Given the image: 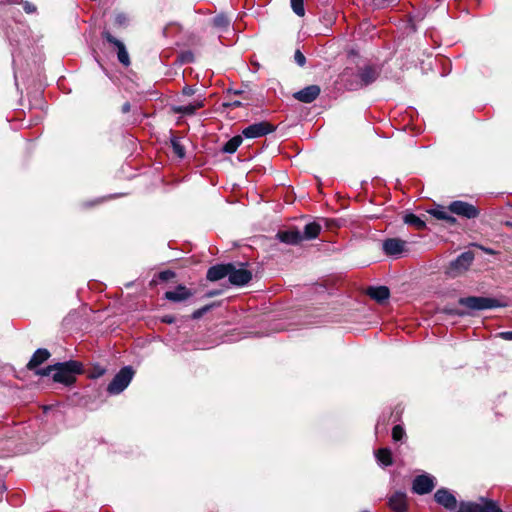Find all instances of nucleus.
I'll return each instance as SVG.
<instances>
[{
    "mask_svg": "<svg viewBox=\"0 0 512 512\" xmlns=\"http://www.w3.org/2000/svg\"><path fill=\"white\" fill-rule=\"evenodd\" d=\"M160 321L165 324H173L176 322V317L171 314L164 315L160 318Z\"/></svg>",
    "mask_w": 512,
    "mask_h": 512,
    "instance_id": "a19ab883",
    "label": "nucleus"
},
{
    "mask_svg": "<svg viewBox=\"0 0 512 512\" xmlns=\"http://www.w3.org/2000/svg\"><path fill=\"white\" fill-rule=\"evenodd\" d=\"M276 238L280 242L289 245H298L303 241L301 232L297 228H292L289 230H280L277 232Z\"/></svg>",
    "mask_w": 512,
    "mask_h": 512,
    "instance_id": "a211bd4d",
    "label": "nucleus"
},
{
    "mask_svg": "<svg viewBox=\"0 0 512 512\" xmlns=\"http://www.w3.org/2000/svg\"><path fill=\"white\" fill-rule=\"evenodd\" d=\"M195 293V290H192L183 284H179L174 290L166 291L163 297L170 302L179 303L188 300L190 297L194 296Z\"/></svg>",
    "mask_w": 512,
    "mask_h": 512,
    "instance_id": "f8f14e48",
    "label": "nucleus"
},
{
    "mask_svg": "<svg viewBox=\"0 0 512 512\" xmlns=\"http://www.w3.org/2000/svg\"><path fill=\"white\" fill-rule=\"evenodd\" d=\"M475 258L473 251H465L449 263L446 273L451 277H457L468 270Z\"/></svg>",
    "mask_w": 512,
    "mask_h": 512,
    "instance_id": "423d86ee",
    "label": "nucleus"
},
{
    "mask_svg": "<svg viewBox=\"0 0 512 512\" xmlns=\"http://www.w3.org/2000/svg\"><path fill=\"white\" fill-rule=\"evenodd\" d=\"M458 304L465 308V311H469V315H471L473 311H482L506 306L505 303L496 298L483 296L461 297L458 299Z\"/></svg>",
    "mask_w": 512,
    "mask_h": 512,
    "instance_id": "7ed1b4c3",
    "label": "nucleus"
},
{
    "mask_svg": "<svg viewBox=\"0 0 512 512\" xmlns=\"http://www.w3.org/2000/svg\"><path fill=\"white\" fill-rule=\"evenodd\" d=\"M156 285H157V279H156V277H155V278H153V279L150 281L149 286H150V287H154V286H156Z\"/></svg>",
    "mask_w": 512,
    "mask_h": 512,
    "instance_id": "8fccbe9b",
    "label": "nucleus"
},
{
    "mask_svg": "<svg viewBox=\"0 0 512 512\" xmlns=\"http://www.w3.org/2000/svg\"><path fill=\"white\" fill-rule=\"evenodd\" d=\"M182 93L185 96H192L196 93V89L194 88V86L186 85L183 87Z\"/></svg>",
    "mask_w": 512,
    "mask_h": 512,
    "instance_id": "79ce46f5",
    "label": "nucleus"
},
{
    "mask_svg": "<svg viewBox=\"0 0 512 512\" xmlns=\"http://www.w3.org/2000/svg\"><path fill=\"white\" fill-rule=\"evenodd\" d=\"M129 26V17L125 12H115L112 17V30L117 32Z\"/></svg>",
    "mask_w": 512,
    "mask_h": 512,
    "instance_id": "5701e85b",
    "label": "nucleus"
},
{
    "mask_svg": "<svg viewBox=\"0 0 512 512\" xmlns=\"http://www.w3.org/2000/svg\"><path fill=\"white\" fill-rule=\"evenodd\" d=\"M388 507L393 512H408L409 504L405 492L396 491L388 497Z\"/></svg>",
    "mask_w": 512,
    "mask_h": 512,
    "instance_id": "4468645a",
    "label": "nucleus"
},
{
    "mask_svg": "<svg viewBox=\"0 0 512 512\" xmlns=\"http://www.w3.org/2000/svg\"><path fill=\"white\" fill-rule=\"evenodd\" d=\"M243 105V103L239 100H234V101H230V102H224L222 104V106L224 108H229V109H234V108H237V107H241Z\"/></svg>",
    "mask_w": 512,
    "mask_h": 512,
    "instance_id": "ea45409f",
    "label": "nucleus"
},
{
    "mask_svg": "<svg viewBox=\"0 0 512 512\" xmlns=\"http://www.w3.org/2000/svg\"><path fill=\"white\" fill-rule=\"evenodd\" d=\"M498 336L503 340L512 341V331L500 332Z\"/></svg>",
    "mask_w": 512,
    "mask_h": 512,
    "instance_id": "c03bdc74",
    "label": "nucleus"
},
{
    "mask_svg": "<svg viewBox=\"0 0 512 512\" xmlns=\"http://www.w3.org/2000/svg\"><path fill=\"white\" fill-rule=\"evenodd\" d=\"M22 0H0V17L8 14V6L19 5Z\"/></svg>",
    "mask_w": 512,
    "mask_h": 512,
    "instance_id": "72a5a7b5",
    "label": "nucleus"
},
{
    "mask_svg": "<svg viewBox=\"0 0 512 512\" xmlns=\"http://www.w3.org/2000/svg\"><path fill=\"white\" fill-rule=\"evenodd\" d=\"M379 76L380 69L375 65H365L359 67L356 73L351 74L350 77L345 80V86L350 91H357L374 83Z\"/></svg>",
    "mask_w": 512,
    "mask_h": 512,
    "instance_id": "f03ea898",
    "label": "nucleus"
},
{
    "mask_svg": "<svg viewBox=\"0 0 512 512\" xmlns=\"http://www.w3.org/2000/svg\"><path fill=\"white\" fill-rule=\"evenodd\" d=\"M23 5V9L24 11L27 13V14H31V13H34L36 12L37 8L34 4L28 2V1H23L20 3Z\"/></svg>",
    "mask_w": 512,
    "mask_h": 512,
    "instance_id": "58836bf2",
    "label": "nucleus"
},
{
    "mask_svg": "<svg viewBox=\"0 0 512 512\" xmlns=\"http://www.w3.org/2000/svg\"><path fill=\"white\" fill-rule=\"evenodd\" d=\"M233 93H234L235 95H241V96H243V99H244V100H248V99H249L246 95H244V94H245V93H244V91H241V90H235Z\"/></svg>",
    "mask_w": 512,
    "mask_h": 512,
    "instance_id": "de8ad7c7",
    "label": "nucleus"
},
{
    "mask_svg": "<svg viewBox=\"0 0 512 512\" xmlns=\"http://www.w3.org/2000/svg\"><path fill=\"white\" fill-rule=\"evenodd\" d=\"M403 221L407 225L414 226L419 231L426 228V223L419 216L413 213L406 214L403 218Z\"/></svg>",
    "mask_w": 512,
    "mask_h": 512,
    "instance_id": "bb28decb",
    "label": "nucleus"
},
{
    "mask_svg": "<svg viewBox=\"0 0 512 512\" xmlns=\"http://www.w3.org/2000/svg\"><path fill=\"white\" fill-rule=\"evenodd\" d=\"M173 153L180 159H183L186 155L185 147L180 142V139L176 136H172L170 139Z\"/></svg>",
    "mask_w": 512,
    "mask_h": 512,
    "instance_id": "c85d7f7f",
    "label": "nucleus"
},
{
    "mask_svg": "<svg viewBox=\"0 0 512 512\" xmlns=\"http://www.w3.org/2000/svg\"><path fill=\"white\" fill-rule=\"evenodd\" d=\"M101 37L108 44L114 46L117 49V58L118 61L125 67H128L131 64V60L129 54L126 50L125 44L117 39L113 34L111 29L106 26L103 28L101 32Z\"/></svg>",
    "mask_w": 512,
    "mask_h": 512,
    "instance_id": "0eeeda50",
    "label": "nucleus"
},
{
    "mask_svg": "<svg viewBox=\"0 0 512 512\" xmlns=\"http://www.w3.org/2000/svg\"><path fill=\"white\" fill-rule=\"evenodd\" d=\"M228 279L234 286H244L252 280V272L246 268L245 263H232Z\"/></svg>",
    "mask_w": 512,
    "mask_h": 512,
    "instance_id": "1a4fd4ad",
    "label": "nucleus"
},
{
    "mask_svg": "<svg viewBox=\"0 0 512 512\" xmlns=\"http://www.w3.org/2000/svg\"><path fill=\"white\" fill-rule=\"evenodd\" d=\"M294 61L296 62V64L300 67H304L305 64H306V57L305 55L301 52L300 49H297L294 53Z\"/></svg>",
    "mask_w": 512,
    "mask_h": 512,
    "instance_id": "4c0bfd02",
    "label": "nucleus"
},
{
    "mask_svg": "<svg viewBox=\"0 0 512 512\" xmlns=\"http://www.w3.org/2000/svg\"><path fill=\"white\" fill-rule=\"evenodd\" d=\"M406 242L399 238H387L382 243V249L387 256L398 257L405 249Z\"/></svg>",
    "mask_w": 512,
    "mask_h": 512,
    "instance_id": "dca6fc26",
    "label": "nucleus"
},
{
    "mask_svg": "<svg viewBox=\"0 0 512 512\" xmlns=\"http://www.w3.org/2000/svg\"><path fill=\"white\" fill-rule=\"evenodd\" d=\"M106 373V368L100 364H94L91 368L85 369L84 374H86L89 379H98L102 377Z\"/></svg>",
    "mask_w": 512,
    "mask_h": 512,
    "instance_id": "cd10ccee",
    "label": "nucleus"
},
{
    "mask_svg": "<svg viewBox=\"0 0 512 512\" xmlns=\"http://www.w3.org/2000/svg\"><path fill=\"white\" fill-rule=\"evenodd\" d=\"M135 375V370L132 366H124L119 372L113 377L111 382L107 386V392L110 395H118L123 392Z\"/></svg>",
    "mask_w": 512,
    "mask_h": 512,
    "instance_id": "20e7f679",
    "label": "nucleus"
},
{
    "mask_svg": "<svg viewBox=\"0 0 512 512\" xmlns=\"http://www.w3.org/2000/svg\"><path fill=\"white\" fill-rule=\"evenodd\" d=\"M447 210L452 214H456L457 216L466 219H475L480 215V209L478 207L462 200L451 202L448 205Z\"/></svg>",
    "mask_w": 512,
    "mask_h": 512,
    "instance_id": "6e6552de",
    "label": "nucleus"
},
{
    "mask_svg": "<svg viewBox=\"0 0 512 512\" xmlns=\"http://www.w3.org/2000/svg\"><path fill=\"white\" fill-rule=\"evenodd\" d=\"M442 312L444 314H446V315L459 316V317H463V316L469 315V311H465V309H457V308H452V307H449V306H445L442 309Z\"/></svg>",
    "mask_w": 512,
    "mask_h": 512,
    "instance_id": "473e14b6",
    "label": "nucleus"
},
{
    "mask_svg": "<svg viewBox=\"0 0 512 512\" xmlns=\"http://www.w3.org/2000/svg\"><path fill=\"white\" fill-rule=\"evenodd\" d=\"M276 126L268 121L253 123L242 130V136L247 139H254L273 133Z\"/></svg>",
    "mask_w": 512,
    "mask_h": 512,
    "instance_id": "9d476101",
    "label": "nucleus"
},
{
    "mask_svg": "<svg viewBox=\"0 0 512 512\" xmlns=\"http://www.w3.org/2000/svg\"><path fill=\"white\" fill-rule=\"evenodd\" d=\"M202 107H204V99L195 100L193 103L188 105L173 106L172 111L176 114L192 116L198 109Z\"/></svg>",
    "mask_w": 512,
    "mask_h": 512,
    "instance_id": "412c9836",
    "label": "nucleus"
},
{
    "mask_svg": "<svg viewBox=\"0 0 512 512\" xmlns=\"http://www.w3.org/2000/svg\"><path fill=\"white\" fill-rule=\"evenodd\" d=\"M505 225H506L507 227H511V228H512V222H511V221H507V222L505 223Z\"/></svg>",
    "mask_w": 512,
    "mask_h": 512,
    "instance_id": "3c124183",
    "label": "nucleus"
},
{
    "mask_svg": "<svg viewBox=\"0 0 512 512\" xmlns=\"http://www.w3.org/2000/svg\"><path fill=\"white\" fill-rule=\"evenodd\" d=\"M218 294H219V291H217V290H213V291H209V292H207V293L205 294V297L210 298V297H214V296H216V295H218Z\"/></svg>",
    "mask_w": 512,
    "mask_h": 512,
    "instance_id": "49530a36",
    "label": "nucleus"
},
{
    "mask_svg": "<svg viewBox=\"0 0 512 512\" xmlns=\"http://www.w3.org/2000/svg\"><path fill=\"white\" fill-rule=\"evenodd\" d=\"M366 294L379 304L385 303L390 297V290L387 286H369Z\"/></svg>",
    "mask_w": 512,
    "mask_h": 512,
    "instance_id": "6ab92c4d",
    "label": "nucleus"
},
{
    "mask_svg": "<svg viewBox=\"0 0 512 512\" xmlns=\"http://www.w3.org/2000/svg\"><path fill=\"white\" fill-rule=\"evenodd\" d=\"M175 277H176V273L174 271H172V270H169V269L161 271V272H159L156 275V278L158 280L164 281V282L169 281V280H171V279H173Z\"/></svg>",
    "mask_w": 512,
    "mask_h": 512,
    "instance_id": "e433bc0d",
    "label": "nucleus"
},
{
    "mask_svg": "<svg viewBox=\"0 0 512 512\" xmlns=\"http://www.w3.org/2000/svg\"><path fill=\"white\" fill-rule=\"evenodd\" d=\"M55 372L52 374V380L65 386H72L76 383V376L82 375L85 368L82 362L77 360H68L53 364Z\"/></svg>",
    "mask_w": 512,
    "mask_h": 512,
    "instance_id": "f257e3e1",
    "label": "nucleus"
},
{
    "mask_svg": "<svg viewBox=\"0 0 512 512\" xmlns=\"http://www.w3.org/2000/svg\"><path fill=\"white\" fill-rule=\"evenodd\" d=\"M230 22V18H228V16L223 13L216 15L212 20L213 26L222 30L227 29L230 25Z\"/></svg>",
    "mask_w": 512,
    "mask_h": 512,
    "instance_id": "c756f323",
    "label": "nucleus"
},
{
    "mask_svg": "<svg viewBox=\"0 0 512 512\" xmlns=\"http://www.w3.org/2000/svg\"><path fill=\"white\" fill-rule=\"evenodd\" d=\"M481 249L483 251H485L487 254H495L494 250L490 249V248H484V247H481Z\"/></svg>",
    "mask_w": 512,
    "mask_h": 512,
    "instance_id": "09e8293b",
    "label": "nucleus"
},
{
    "mask_svg": "<svg viewBox=\"0 0 512 512\" xmlns=\"http://www.w3.org/2000/svg\"><path fill=\"white\" fill-rule=\"evenodd\" d=\"M242 142V135L233 136L224 144V146L222 147V152L233 154L237 151L238 147L242 144Z\"/></svg>",
    "mask_w": 512,
    "mask_h": 512,
    "instance_id": "a878e982",
    "label": "nucleus"
},
{
    "mask_svg": "<svg viewBox=\"0 0 512 512\" xmlns=\"http://www.w3.org/2000/svg\"><path fill=\"white\" fill-rule=\"evenodd\" d=\"M290 5L297 16L303 17L305 15L304 0H290Z\"/></svg>",
    "mask_w": 512,
    "mask_h": 512,
    "instance_id": "7c9ffc66",
    "label": "nucleus"
},
{
    "mask_svg": "<svg viewBox=\"0 0 512 512\" xmlns=\"http://www.w3.org/2000/svg\"><path fill=\"white\" fill-rule=\"evenodd\" d=\"M215 306H216V303L207 304V305L195 310L191 314L190 317L193 320H198V319L202 318L207 312H209Z\"/></svg>",
    "mask_w": 512,
    "mask_h": 512,
    "instance_id": "2f4dec72",
    "label": "nucleus"
},
{
    "mask_svg": "<svg viewBox=\"0 0 512 512\" xmlns=\"http://www.w3.org/2000/svg\"><path fill=\"white\" fill-rule=\"evenodd\" d=\"M324 221H325V226H326L328 229H330V230H332V229H335V228H338V227H339V225H338V223H337V220H335V219H324Z\"/></svg>",
    "mask_w": 512,
    "mask_h": 512,
    "instance_id": "37998d69",
    "label": "nucleus"
},
{
    "mask_svg": "<svg viewBox=\"0 0 512 512\" xmlns=\"http://www.w3.org/2000/svg\"><path fill=\"white\" fill-rule=\"evenodd\" d=\"M320 93L321 87L319 85L312 84L294 92L292 96L295 100L301 103L310 104L319 97Z\"/></svg>",
    "mask_w": 512,
    "mask_h": 512,
    "instance_id": "ddd939ff",
    "label": "nucleus"
},
{
    "mask_svg": "<svg viewBox=\"0 0 512 512\" xmlns=\"http://www.w3.org/2000/svg\"><path fill=\"white\" fill-rule=\"evenodd\" d=\"M479 500V503L462 501L459 506L461 512H503L496 501L485 497Z\"/></svg>",
    "mask_w": 512,
    "mask_h": 512,
    "instance_id": "39448f33",
    "label": "nucleus"
},
{
    "mask_svg": "<svg viewBox=\"0 0 512 512\" xmlns=\"http://www.w3.org/2000/svg\"><path fill=\"white\" fill-rule=\"evenodd\" d=\"M232 263H221L211 266L206 273V279L211 282L219 281L225 277H229Z\"/></svg>",
    "mask_w": 512,
    "mask_h": 512,
    "instance_id": "f3484780",
    "label": "nucleus"
},
{
    "mask_svg": "<svg viewBox=\"0 0 512 512\" xmlns=\"http://www.w3.org/2000/svg\"><path fill=\"white\" fill-rule=\"evenodd\" d=\"M131 110V104L129 102H125L122 107H121V111L122 113L126 114L128 112H130Z\"/></svg>",
    "mask_w": 512,
    "mask_h": 512,
    "instance_id": "a18cd8bd",
    "label": "nucleus"
},
{
    "mask_svg": "<svg viewBox=\"0 0 512 512\" xmlns=\"http://www.w3.org/2000/svg\"><path fill=\"white\" fill-rule=\"evenodd\" d=\"M362 512H369V511H362Z\"/></svg>",
    "mask_w": 512,
    "mask_h": 512,
    "instance_id": "603ef678",
    "label": "nucleus"
},
{
    "mask_svg": "<svg viewBox=\"0 0 512 512\" xmlns=\"http://www.w3.org/2000/svg\"><path fill=\"white\" fill-rule=\"evenodd\" d=\"M435 478L429 474L417 475L412 481L411 490L417 495L429 494L435 488Z\"/></svg>",
    "mask_w": 512,
    "mask_h": 512,
    "instance_id": "9b49d317",
    "label": "nucleus"
},
{
    "mask_svg": "<svg viewBox=\"0 0 512 512\" xmlns=\"http://www.w3.org/2000/svg\"><path fill=\"white\" fill-rule=\"evenodd\" d=\"M406 435L404 428L401 425H395L392 428V439L394 441H401Z\"/></svg>",
    "mask_w": 512,
    "mask_h": 512,
    "instance_id": "f704fd0d",
    "label": "nucleus"
},
{
    "mask_svg": "<svg viewBox=\"0 0 512 512\" xmlns=\"http://www.w3.org/2000/svg\"><path fill=\"white\" fill-rule=\"evenodd\" d=\"M34 372V374L36 376H41V377H45V376H49L51 373H54L55 372V367H53V364L52 365H48L44 368H36L35 370H32Z\"/></svg>",
    "mask_w": 512,
    "mask_h": 512,
    "instance_id": "c9c22d12",
    "label": "nucleus"
},
{
    "mask_svg": "<svg viewBox=\"0 0 512 512\" xmlns=\"http://www.w3.org/2000/svg\"><path fill=\"white\" fill-rule=\"evenodd\" d=\"M51 356V353L46 348H39L37 349L29 362L26 365V368L30 370H35L38 368L41 364L46 362Z\"/></svg>",
    "mask_w": 512,
    "mask_h": 512,
    "instance_id": "aec40b11",
    "label": "nucleus"
},
{
    "mask_svg": "<svg viewBox=\"0 0 512 512\" xmlns=\"http://www.w3.org/2000/svg\"><path fill=\"white\" fill-rule=\"evenodd\" d=\"M434 500L445 509L454 510L457 507V499L447 488H439L434 494Z\"/></svg>",
    "mask_w": 512,
    "mask_h": 512,
    "instance_id": "2eb2a0df",
    "label": "nucleus"
},
{
    "mask_svg": "<svg viewBox=\"0 0 512 512\" xmlns=\"http://www.w3.org/2000/svg\"><path fill=\"white\" fill-rule=\"evenodd\" d=\"M429 213L436 219L445 221L449 226H455L458 224L457 219L452 216L449 211H445L443 208L431 209Z\"/></svg>",
    "mask_w": 512,
    "mask_h": 512,
    "instance_id": "b1692460",
    "label": "nucleus"
},
{
    "mask_svg": "<svg viewBox=\"0 0 512 512\" xmlns=\"http://www.w3.org/2000/svg\"><path fill=\"white\" fill-rule=\"evenodd\" d=\"M321 229V224L316 221L307 223L301 233L303 240H313L317 238Z\"/></svg>",
    "mask_w": 512,
    "mask_h": 512,
    "instance_id": "4be33fe9",
    "label": "nucleus"
},
{
    "mask_svg": "<svg viewBox=\"0 0 512 512\" xmlns=\"http://www.w3.org/2000/svg\"><path fill=\"white\" fill-rule=\"evenodd\" d=\"M375 457L377 461L385 467L391 466L393 464L392 451L387 447L378 449L375 452Z\"/></svg>",
    "mask_w": 512,
    "mask_h": 512,
    "instance_id": "393cba45",
    "label": "nucleus"
}]
</instances>
